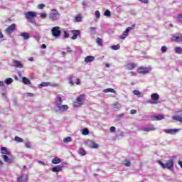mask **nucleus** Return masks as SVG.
I'll list each match as a JSON object with an SVG mask.
<instances>
[{
    "label": "nucleus",
    "mask_w": 182,
    "mask_h": 182,
    "mask_svg": "<svg viewBox=\"0 0 182 182\" xmlns=\"http://www.w3.org/2000/svg\"><path fill=\"white\" fill-rule=\"evenodd\" d=\"M158 164L161 165L162 168H168V170H173L174 167V160L169 159L166 164H164L161 161H158Z\"/></svg>",
    "instance_id": "2"
},
{
    "label": "nucleus",
    "mask_w": 182,
    "mask_h": 182,
    "mask_svg": "<svg viewBox=\"0 0 182 182\" xmlns=\"http://www.w3.org/2000/svg\"><path fill=\"white\" fill-rule=\"evenodd\" d=\"M112 106H113V108H114L115 110H119V109H121V108H122V104L118 103V102H116V103L114 104Z\"/></svg>",
    "instance_id": "32"
},
{
    "label": "nucleus",
    "mask_w": 182,
    "mask_h": 182,
    "mask_svg": "<svg viewBox=\"0 0 182 182\" xmlns=\"http://www.w3.org/2000/svg\"><path fill=\"white\" fill-rule=\"evenodd\" d=\"M178 164L180 166V167L182 168V161H179L178 162Z\"/></svg>",
    "instance_id": "64"
},
{
    "label": "nucleus",
    "mask_w": 182,
    "mask_h": 182,
    "mask_svg": "<svg viewBox=\"0 0 182 182\" xmlns=\"http://www.w3.org/2000/svg\"><path fill=\"white\" fill-rule=\"evenodd\" d=\"M139 1L142 4H146V5L149 4V0H139Z\"/></svg>",
    "instance_id": "54"
},
{
    "label": "nucleus",
    "mask_w": 182,
    "mask_h": 182,
    "mask_svg": "<svg viewBox=\"0 0 182 182\" xmlns=\"http://www.w3.org/2000/svg\"><path fill=\"white\" fill-rule=\"evenodd\" d=\"M75 22H82V17H81V16L78 15V16H75Z\"/></svg>",
    "instance_id": "39"
},
{
    "label": "nucleus",
    "mask_w": 182,
    "mask_h": 182,
    "mask_svg": "<svg viewBox=\"0 0 182 182\" xmlns=\"http://www.w3.org/2000/svg\"><path fill=\"white\" fill-rule=\"evenodd\" d=\"M95 60V56L93 55H88L85 58L84 61L85 63H90L91 62H93Z\"/></svg>",
    "instance_id": "19"
},
{
    "label": "nucleus",
    "mask_w": 182,
    "mask_h": 182,
    "mask_svg": "<svg viewBox=\"0 0 182 182\" xmlns=\"http://www.w3.org/2000/svg\"><path fill=\"white\" fill-rule=\"evenodd\" d=\"M161 50L162 53H166L167 52V47L166 46H162Z\"/></svg>",
    "instance_id": "46"
},
{
    "label": "nucleus",
    "mask_w": 182,
    "mask_h": 182,
    "mask_svg": "<svg viewBox=\"0 0 182 182\" xmlns=\"http://www.w3.org/2000/svg\"><path fill=\"white\" fill-rule=\"evenodd\" d=\"M164 132L166 133V134H176V133L180 132V129H165Z\"/></svg>",
    "instance_id": "9"
},
{
    "label": "nucleus",
    "mask_w": 182,
    "mask_h": 182,
    "mask_svg": "<svg viewBox=\"0 0 182 182\" xmlns=\"http://www.w3.org/2000/svg\"><path fill=\"white\" fill-rule=\"evenodd\" d=\"M104 93H116V90H114V89H112V88H107V89H105L103 90Z\"/></svg>",
    "instance_id": "30"
},
{
    "label": "nucleus",
    "mask_w": 182,
    "mask_h": 182,
    "mask_svg": "<svg viewBox=\"0 0 182 182\" xmlns=\"http://www.w3.org/2000/svg\"><path fill=\"white\" fill-rule=\"evenodd\" d=\"M111 49H112V50H119V49H120V44L112 46Z\"/></svg>",
    "instance_id": "36"
},
{
    "label": "nucleus",
    "mask_w": 182,
    "mask_h": 182,
    "mask_svg": "<svg viewBox=\"0 0 182 182\" xmlns=\"http://www.w3.org/2000/svg\"><path fill=\"white\" fill-rule=\"evenodd\" d=\"M25 17L31 23H35V19L33 18H36V13L33 11H27L24 13Z\"/></svg>",
    "instance_id": "3"
},
{
    "label": "nucleus",
    "mask_w": 182,
    "mask_h": 182,
    "mask_svg": "<svg viewBox=\"0 0 182 182\" xmlns=\"http://www.w3.org/2000/svg\"><path fill=\"white\" fill-rule=\"evenodd\" d=\"M13 63L15 68H18L19 69H22V68H23V65H22V63L21 61L14 60H13Z\"/></svg>",
    "instance_id": "18"
},
{
    "label": "nucleus",
    "mask_w": 182,
    "mask_h": 182,
    "mask_svg": "<svg viewBox=\"0 0 182 182\" xmlns=\"http://www.w3.org/2000/svg\"><path fill=\"white\" fill-rule=\"evenodd\" d=\"M109 130H110V132H111V133H114V132H116V127H111L109 128Z\"/></svg>",
    "instance_id": "51"
},
{
    "label": "nucleus",
    "mask_w": 182,
    "mask_h": 182,
    "mask_svg": "<svg viewBox=\"0 0 182 182\" xmlns=\"http://www.w3.org/2000/svg\"><path fill=\"white\" fill-rule=\"evenodd\" d=\"M83 100H85V95H80L77 98V102L74 103V107H80L83 105Z\"/></svg>",
    "instance_id": "7"
},
{
    "label": "nucleus",
    "mask_w": 182,
    "mask_h": 182,
    "mask_svg": "<svg viewBox=\"0 0 182 182\" xmlns=\"http://www.w3.org/2000/svg\"><path fill=\"white\" fill-rule=\"evenodd\" d=\"M47 16H48V14H46V13H41L40 14V17L41 18V19H46Z\"/></svg>",
    "instance_id": "44"
},
{
    "label": "nucleus",
    "mask_w": 182,
    "mask_h": 182,
    "mask_svg": "<svg viewBox=\"0 0 182 182\" xmlns=\"http://www.w3.org/2000/svg\"><path fill=\"white\" fill-rule=\"evenodd\" d=\"M48 19L52 21V22L59 21L60 19V13H59L58 9H52L48 14Z\"/></svg>",
    "instance_id": "1"
},
{
    "label": "nucleus",
    "mask_w": 182,
    "mask_h": 182,
    "mask_svg": "<svg viewBox=\"0 0 182 182\" xmlns=\"http://www.w3.org/2000/svg\"><path fill=\"white\" fill-rule=\"evenodd\" d=\"M175 52L181 55L182 53V48L181 47H175Z\"/></svg>",
    "instance_id": "37"
},
{
    "label": "nucleus",
    "mask_w": 182,
    "mask_h": 182,
    "mask_svg": "<svg viewBox=\"0 0 182 182\" xmlns=\"http://www.w3.org/2000/svg\"><path fill=\"white\" fill-rule=\"evenodd\" d=\"M47 86H52V84L50 82H43L38 85L40 89L42 87H47Z\"/></svg>",
    "instance_id": "26"
},
{
    "label": "nucleus",
    "mask_w": 182,
    "mask_h": 182,
    "mask_svg": "<svg viewBox=\"0 0 182 182\" xmlns=\"http://www.w3.org/2000/svg\"><path fill=\"white\" fill-rule=\"evenodd\" d=\"M171 41L173 42H182V35L172 36Z\"/></svg>",
    "instance_id": "20"
},
{
    "label": "nucleus",
    "mask_w": 182,
    "mask_h": 182,
    "mask_svg": "<svg viewBox=\"0 0 182 182\" xmlns=\"http://www.w3.org/2000/svg\"><path fill=\"white\" fill-rule=\"evenodd\" d=\"M51 33L54 38H59L61 33L60 27L59 26L53 27L51 29Z\"/></svg>",
    "instance_id": "4"
},
{
    "label": "nucleus",
    "mask_w": 182,
    "mask_h": 182,
    "mask_svg": "<svg viewBox=\"0 0 182 182\" xmlns=\"http://www.w3.org/2000/svg\"><path fill=\"white\" fill-rule=\"evenodd\" d=\"M150 70H151V68L149 67H139L137 70L140 75H147V73H150Z\"/></svg>",
    "instance_id": "6"
},
{
    "label": "nucleus",
    "mask_w": 182,
    "mask_h": 182,
    "mask_svg": "<svg viewBox=\"0 0 182 182\" xmlns=\"http://www.w3.org/2000/svg\"><path fill=\"white\" fill-rule=\"evenodd\" d=\"M71 33H73V36L71 37L73 41H75V39H77V36H80V31L79 30H72Z\"/></svg>",
    "instance_id": "12"
},
{
    "label": "nucleus",
    "mask_w": 182,
    "mask_h": 182,
    "mask_svg": "<svg viewBox=\"0 0 182 182\" xmlns=\"http://www.w3.org/2000/svg\"><path fill=\"white\" fill-rule=\"evenodd\" d=\"M79 154H80V156H85V154H86V151H85V149H80V151H79Z\"/></svg>",
    "instance_id": "42"
},
{
    "label": "nucleus",
    "mask_w": 182,
    "mask_h": 182,
    "mask_svg": "<svg viewBox=\"0 0 182 182\" xmlns=\"http://www.w3.org/2000/svg\"><path fill=\"white\" fill-rule=\"evenodd\" d=\"M18 182H28V175L22 173L20 176L17 178Z\"/></svg>",
    "instance_id": "10"
},
{
    "label": "nucleus",
    "mask_w": 182,
    "mask_h": 182,
    "mask_svg": "<svg viewBox=\"0 0 182 182\" xmlns=\"http://www.w3.org/2000/svg\"><path fill=\"white\" fill-rule=\"evenodd\" d=\"M117 117H124V113L120 114L119 115H117Z\"/></svg>",
    "instance_id": "62"
},
{
    "label": "nucleus",
    "mask_w": 182,
    "mask_h": 182,
    "mask_svg": "<svg viewBox=\"0 0 182 182\" xmlns=\"http://www.w3.org/2000/svg\"><path fill=\"white\" fill-rule=\"evenodd\" d=\"M135 68H137V64L133 63H127V64L125 65V68H126L127 70H133V69H134Z\"/></svg>",
    "instance_id": "13"
},
{
    "label": "nucleus",
    "mask_w": 182,
    "mask_h": 182,
    "mask_svg": "<svg viewBox=\"0 0 182 182\" xmlns=\"http://www.w3.org/2000/svg\"><path fill=\"white\" fill-rule=\"evenodd\" d=\"M105 16H111L112 13H110V11L106 10L104 13Z\"/></svg>",
    "instance_id": "45"
},
{
    "label": "nucleus",
    "mask_w": 182,
    "mask_h": 182,
    "mask_svg": "<svg viewBox=\"0 0 182 182\" xmlns=\"http://www.w3.org/2000/svg\"><path fill=\"white\" fill-rule=\"evenodd\" d=\"M15 29H16V25L15 23H13L7 27V28L6 29V33H7V35H11L14 33V31H15Z\"/></svg>",
    "instance_id": "8"
},
{
    "label": "nucleus",
    "mask_w": 182,
    "mask_h": 182,
    "mask_svg": "<svg viewBox=\"0 0 182 182\" xmlns=\"http://www.w3.org/2000/svg\"><path fill=\"white\" fill-rule=\"evenodd\" d=\"M143 132H153L156 130V127L154 126L151 125V127H146L142 128Z\"/></svg>",
    "instance_id": "22"
},
{
    "label": "nucleus",
    "mask_w": 182,
    "mask_h": 182,
    "mask_svg": "<svg viewBox=\"0 0 182 182\" xmlns=\"http://www.w3.org/2000/svg\"><path fill=\"white\" fill-rule=\"evenodd\" d=\"M151 100H154V102H157V100H159L160 95L157 93H154L151 95Z\"/></svg>",
    "instance_id": "23"
},
{
    "label": "nucleus",
    "mask_w": 182,
    "mask_h": 182,
    "mask_svg": "<svg viewBox=\"0 0 182 182\" xmlns=\"http://www.w3.org/2000/svg\"><path fill=\"white\" fill-rule=\"evenodd\" d=\"M63 141H64V143H70V141H72V138L70 136L65 138L63 139Z\"/></svg>",
    "instance_id": "40"
},
{
    "label": "nucleus",
    "mask_w": 182,
    "mask_h": 182,
    "mask_svg": "<svg viewBox=\"0 0 182 182\" xmlns=\"http://www.w3.org/2000/svg\"><path fill=\"white\" fill-rule=\"evenodd\" d=\"M45 6H46V5H45L44 4H38V9H43V8H45Z\"/></svg>",
    "instance_id": "48"
},
{
    "label": "nucleus",
    "mask_w": 182,
    "mask_h": 182,
    "mask_svg": "<svg viewBox=\"0 0 182 182\" xmlns=\"http://www.w3.org/2000/svg\"><path fill=\"white\" fill-rule=\"evenodd\" d=\"M133 95H134V96H137V97H143V93L138 90H134Z\"/></svg>",
    "instance_id": "27"
},
{
    "label": "nucleus",
    "mask_w": 182,
    "mask_h": 182,
    "mask_svg": "<svg viewBox=\"0 0 182 182\" xmlns=\"http://www.w3.org/2000/svg\"><path fill=\"white\" fill-rule=\"evenodd\" d=\"M21 36L23 37L24 41H28V39H29V38H31V35L29 34V33H26V32L21 33Z\"/></svg>",
    "instance_id": "25"
},
{
    "label": "nucleus",
    "mask_w": 182,
    "mask_h": 182,
    "mask_svg": "<svg viewBox=\"0 0 182 182\" xmlns=\"http://www.w3.org/2000/svg\"><path fill=\"white\" fill-rule=\"evenodd\" d=\"M52 171L53 173H59V171H62V166H54L52 168Z\"/></svg>",
    "instance_id": "28"
},
{
    "label": "nucleus",
    "mask_w": 182,
    "mask_h": 182,
    "mask_svg": "<svg viewBox=\"0 0 182 182\" xmlns=\"http://www.w3.org/2000/svg\"><path fill=\"white\" fill-rule=\"evenodd\" d=\"M82 134L84 136H87V134H89V129H82Z\"/></svg>",
    "instance_id": "43"
},
{
    "label": "nucleus",
    "mask_w": 182,
    "mask_h": 182,
    "mask_svg": "<svg viewBox=\"0 0 182 182\" xmlns=\"http://www.w3.org/2000/svg\"><path fill=\"white\" fill-rule=\"evenodd\" d=\"M90 30L92 35H96V28L95 27H90Z\"/></svg>",
    "instance_id": "41"
},
{
    "label": "nucleus",
    "mask_w": 182,
    "mask_h": 182,
    "mask_svg": "<svg viewBox=\"0 0 182 182\" xmlns=\"http://www.w3.org/2000/svg\"><path fill=\"white\" fill-rule=\"evenodd\" d=\"M62 102H63V96L60 95H57V100L55 101L56 107L62 105Z\"/></svg>",
    "instance_id": "17"
},
{
    "label": "nucleus",
    "mask_w": 182,
    "mask_h": 182,
    "mask_svg": "<svg viewBox=\"0 0 182 182\" xmlns=\"http://www.w3.org/2000/svg\"><path fill=\"white\" fill-rule=\"evenodd\" d=\"M95 16H96V18H97V19H99V18H100V12L98 10H97L95 11Z\"/></svg>",
    "instance_id": "49"
},
{
    "label": "nucleus",
    "mask_w": 182,
    "mask_h": 182,
    "mask_svg": "<svg viewBox=\"0 0 182 182\" xmlns=\"http://www.w3.org/2000/svg\"><path fill=\"white\" fill-rule=\"evenodd\" d=\"M68 109H69V107L68 105L61 104L60 105H57L56 112H66V110H68Z\"/></svg>",
    "instance_id": "11"
},
{
    "label": "nucleus",
    "mask_w": 182,
    "mask_h": 182,
    "mask_svg": "<svg viewBox=\"0 0 182 182\" xmlns=\"http://www.w3.org/2000/svg\"><path fill=\"white\" fill-rule=\"evenodd\" d=\"M75 83H76V85H80V79L77 78Z\"/></svg>",
    "instance_id": "59"
},
{
    "label": "nucleus",
    "mask_w": 182,
    "mask_h": 182,
    "mask_svg": "<svg viewBox=\"0 0 182 182\" xmlns=\"http://www.w3.org/2000/svg\"><path fill=\"white\" fill-rule=\"evenodd\" d=\"M136 28V24H133L131 27L127 28V29L123 32V35L120 37V39H126L129 36V33L130 31H133Z\"/></svg>",
    "instance_id": "5"
},
{
    "label": "nucleus",
    "mask_w": 182,
    "mask_h": 182,
    "mask_svg": "<svg viewBox=\"0 0 182 182\" xmlns=\"http://www.w3.org/2000/svg\"><path fill=\"white\" fill-rule=\"evenodd\" d=\"M87 146H89V147H91V149H98L99 148V145H97V144H96L95 141H87Z\"/></svg>",
    "instance_id": "15"
},
{
    "label": "nucleus",
    "mask_w": 182,
    "mask_h": 182,
    "mask_svg": "<svg viewBox=\"0 0 182 182\" xmlns=\"http://www.w3.org/2000/svg\"><path fill=\"white\" fill-rule=\"evenodd\" d=\"M22 82L24 85H31V80L26 77H23Z\"/></svg>",
    "instance_id": "31"
},
{
    "label": "nucleus",
    "mask_w": 182,
    "mask_h": 182,
    "mask_svg": "<svg viewBox=\"0 0 182 182\" xmlns=\"http://www.w3.org/2000/svg\"><path fill=\"white\" fill-rule=\"evenodd\" d=\"M26 96L27 97H33L34 95H33V93L27 92V93L26 94Z\"/></svg>",
    "instance_id": "50"
},
{
    "label": "nucleus",
    "mask_w": 182,
    "mask_h": 182,
    "mask_svg": "<svg viewBox=\"0 0 182 182\" xmlns=\"http://www.w3.org/2000/svg\"><path fill=\"white\" fill-rule=\"evenodd\" d=\"M64 38H69V33L67 31H64Z\"/></svg>",
    "instance_id": "55"
},
{
    "label": "nucleus",
    "mask_w": 182,
    "mask_h": 182,
    "mask_svg": "<svg viewBox=\"0 0 182 182\" xmlns=\"http://www.w3.org/2000/svg\"><path fill=\"white\" fill-rule=\"evenodd\" d=\"M96 42L98 46H103V40L100 38H97Z\"/></svg>",
    "instance_id": "33"
},
{
    "label": "nucleus",
    "mask_w": 182,
    "mask_h": 182,
    "mask_svg": "<svg viewBox=\"0 0 182 182\" xmlns=\"http://www.w3.org/2000/svg\"><path fill=\"white\" fill-rule=\"evenodd\" d=\"M25 146H26L27 149H31V142H26V143H25Z\"/></svg>",
    "instance_id": "52"
},
{
    "label": "nucleus",
    "mask_w": 182,
    "mask_h": 182,
    "mask_svg": "<svg viewBox=\"0 0 182 182\" xmlns=\"http://www.w3.org/2000/svg\"><path fill=\"white\" fill-rule=\"evenodd\" d=\"M173 120L182 123V111L180 112V115H173L172 117Z\"/></svg>",
    "instance_id": "16"
},
{
    "label": "nucleus",
    "mask_w": 182,
    "mask_h": 182,
    "mask_svg": "<svg viewBox=\"0 0 182 182\" xmlns=\"http://www.w3.org/2000/svg\"><path fill=\"white\" fill-rule=\"evenodd\" d=\"M61 160L60 158H58V157H55L54 159H52V161L51 163L53 164H59L60 163H61Z\"/></svg>",
    "instance_id": "29"
},
{
    "label": "nucleus",
    "mask_w": 182,
    "mask_h": 182,
    "mask_svg": "<svg viewBox=\"0 0 182 182\" xmlns=\"http://www.w3.org/2000/svg\"><path fill=\"white\" fill-rule=\"evenodd\" d=\"M136 113H137V111H136V109H132L130 112L131 114H136Z\"/></svg>",
    "instance_id": "57"
},
{
    "label": "nucleus",
    "mask_w": 182,
    "mask_h": 182,
    "mask_svg": "<svg viewBox=\"0 0 182 182\" xmlns=\"http://www.w3.org/2000/svg\"><path fill=\"white\" fill-rule=\"evenodd\" d=\"M38 163L39 164H42V166H46V164H45V162L42 161H38Z\"/></svg>",
    "instance_id": "58"
},
{
    "label": "nucleus",
    "mask_w": 182,
    "mask_h": 182,
    "mask_svg": "<svg viewBox=\"0 0 182 182\" xmlns=\"http://www.w3.org/2000/svg\"><path fill=\"white\" fill-rule=\"evenodd\" d=\"M178 19L179 22H181L182 23V14H179L178 16Z\"/></svg>",
    "instance_id": "56"
},
{
    "label": "nucleus",
    "mask_w": 182,
    "mask_h": 182,
    "mask_svg": "<svg viewBox=\"0 0 182 182\" xmlns=\"http://www.w3.org/2000/svg\"><path fill=\"white\" fill-rule=\"evenodd\" d=\"M1 151L2 154H6V156H9L11 154V151L6 149V147L2 146L1 149Z\"/></svg>",
    "instance_id": "24"
},
{
    "label": "nucleus",
    "mask_w": 182,
    "mask_h": 182,
    "mask_svg": "<svg viewBox=\"0 0 182 182\" xmlns=\"http://www.w3.org/2000/svg\"><path fill=\"white\" fill-rule=\"evenodd\" d=\"M4 161L0 160V168H2V167H4Z\"/></svg>",
    "instance_id": "60"
},
{
    "label": "nucleus",
    "mask_w": 182,
    "mask_h": 182,
    "mask_svg": "<svg viewBox=\"0 0 182 182\" xmlns=\"http://www.w3.org/2000/svg\"><path fill=\"white\" fill-rule=\"evenodd\" d=\"M2 159H4L5 163H8L9 164H12V163H14V161L6 155H3Z\"/></svg>",
    "instance_id": "21"
},
{
    "label": "nucleus",
    "mask_w": 182,
    "mask_h": 182,
    "mask_svg": "<svg viewBox=\"0 0 182 182\" xmlns=\"http://www.w3.org/2000/svg\"><path fill=\"white\" fill-rule=\"evenodd\" d=\"M164 119V114H159V115H152L151 116V120H156V121H160L163 120Z\"/></svg>",
    "instance_id": "14"
},
{
    "label": "nucleus",
    "mask_w": 182,
    "mask_h": 182,
    "mask_svg": "<svg viewBox=\"0 0 182 182\" xmlns=\"http://www.w3.org/2000/svg\"><path fill=\"white\" fill-rule=\"evenodd\" d=\"M123 164L124 166H125L126 167H130V166H132V163L130 162V161L129 160H124L123 161Z\"/></svg>",
    "instance_id": "35"
},
{
    "label": "nucleus",
    "mask_w": 182,
    "mask_h": 182,
    "mask_svg": "<svg viewBox=\"0 0 182 182\" xmlns=\"http://www.w3.org/2000/svg\"><path fill=\"white\" fill-rule=\"evenodd\" d=\"M1 96H2V97H4V99H6V93L2 92Z\"/></svg>",
    "instance_id": "61"
},
{
    "label": "nucleus",
    "mask_w": 182,
    "mask_h": 182,
    "mask_svg": "<svg viewBox=\"0 0 182 182\" xmlns=\"http://www.w3.org/2000/svg\"><path fill=\"white\" fill-rule=\"evenodd\" d=\"M33 38H36V40L37 41V42H39L40 39H41V36H39V35H36L33 36Z\"/></svg>",
    "instance_id": "53"
},
{
    "label": "nucleus",
    "mask_w": 182,
    "mask_h": 182,
    "mask_svg": "<svg viewBox=\"0 0 182 182\" xmlns=\"http://www.w3.org/2000/svg\"><path fill=\"white\" fill-rule=\"evenodd\" d=\"M5 84L4 82L0 81V87H4V85Z\"/></svg>",
    "instance_id": "63"
},
{
    "label": "nucleus",
    "mask_w": 182,
    "mask_h": 182,
    "mask_svg": "<svg viewBox=\"0 0 182 182\" xmlns=\"http://www.w3.org/2000/svg\"><path fill=\"white\" fill-rule=\"evenodd\" d=\"M72 79H73V75H70V77H69V83H70V85H71V86H73V85H74V83H73V81H72Z\"/></svg>",
    "instance_id": "47"
},
{
    "label": "nucleus",
    "mask_w": 182,
    "mask_h": 182,
    "mask_svg": "<svg viewBox=\"0 0 182 182\" xmlns=\"http://www.w3.org/2000/svg\"><path fill=\"white\" fill-rule=\"evenodd\" d=\"M14 82V79L12 78H7L4 80L5 85H11Z\"/></svg>",
    "instance_id": "34"
},
{
    "label": "nucleus",
    "mask_w": 182,
    "mask_h": 182,
    "mask_svg": "<svg viewBox=\"0 0 182 182\" xmlns=\"http://www.w3.org/2000/svg\"><path fill=\"white\" fill-rule=\"evenodd\" d=\"M14 140L18 143H23V139L19 136H15Z\"/></svg>",
    "instance_id": "38"
}]
</instances>
